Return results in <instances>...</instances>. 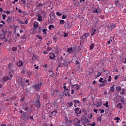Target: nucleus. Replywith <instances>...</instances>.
<instances>
[{
    "label": "nucleus",
    "instance_id": "nucleus-32",
    "mask_svg": "<svg viewBox=\"0 0 126 126\" xmlns=\"http://www.w3.org/2000/svg\"><path fill=\"white\" fill-rule=\"evenodd\" d=\"M126 89H122V92L120 93V94L121 95H124V94H125V91Z\"/></svg>",
    "mask_w": 126,
    "mask_h": 126
},
{
    "label": "nucleus",
    "instance_id": "nucleus-17",
    "mask_svg": "<svg viewBox=\"0 0 126 126\" xmlns=\"http://www.w3.org/2000/svg\"><path fill=\"white\" fill-rule=\"evenodd\" d=\"M56 58V55L54 53H52L50 56V60H54Z\"/></svg>",
    "mask_w": 126,
    "mask_h": 126
},
{
    "label": "nucleus",
    "instance_id": "nucleus-53",
    "mask_svg": "<svg viewBox=\"0 0 126 126\" xmlns=\"http://www.w3.org/2000/svg\"><path fill=\"white\" fill-rule=\"evenodd\" d=\"M105 85H106V84H105V83H102V84H99V86H100V87H103L105 86Z\"/></svg>",
    "mask_w": 126,
    "mask_h": 126
},
{
    "label": "nucleus",
    "instance_id": "nucleus-3",
    "mask_svg": "<svg viewBox=\"0 0 126 126\" xmlns=\"http://www.w3.org/2000/svg\"><path fill=\"white\" fill-rule=\"evenodd\" d=\"M90 35V33L89 32H86L84 34V35L80 37V39L82 42H84V41H86V40H87V38L88 37V36Z\"/></svg>",
    "mask_w": 126,
    "mask_h": 126
},
{
    "label": "nucleus",
    "instance_id": "nucleus-4",
    "mask_svg": "<svg viewBox=\"0 0 126 126\" xmlns=\"http://www.w3.org/2000/svg\"><path fill=\"white\" fill-rule=\"evenodd\" d=\"M41 86H42V83H40L39 84L36 85H33V88H34V89H35L36 91H38L40 88H41Z\"/></svg>",
    "mask_w": 126,
    "mask_h": 126
},
{
    "label": "nucleus",
    "instance_id": "nucleus-64",
    "mask_svg": "<svg viewBox=\"0 0 126 126\" xmlns=\"http://www.w3.org/2000/svg\"><path fill=\"white\" fill-rule=\"evenodd\" d=\"M63 56H61V57H60V61L61 62H63Z\"/></svg>",
    "mask_w": 126,
    "mask_h": 126
},
{
    "label": "nucleus",
    "instance_id": "nucleus-22",
    "mask_svg": "<svg viewBox=\"0 0 126 126\" xmlns=\"http://www.w3.org/2000/svg\"><path fill=\"white\" fill-rule=\"evenodd\" d=\"M95 46V43H92L90 46V50H93V48Z\"/></svg>",
    "mask_w": 126,
    "mask_h": 126
},
{
    "label": "nucleus",
    "instance_id": "nucleus-60",
    "mask_svg": "<svg viewBox=\"0 0 126 126\" xmlns=\"http://www.w3.org/2000/svg\"><path fill=\"white\" fill-rule=\"evenodd\" d=\"M36 37L38 38L39 40H43V38H42V37L40 36L39 35H36Z\"/></svg>",
    "mask_w": 126,
    "mask_h": 126
},
{
    "label": "nucleus",
    "instance_id": "nucleus-50",
    "mask_svg": "<svg viewBox=\"0 0 126 126\" xmlns=\"http://www.w3.org/2000/svg\"><path fill=\"white\" fill-rule=\"evenodd\" d=\"M63 36L64 37H67V36H68V33L64 32V34H63Z\"/></svg>",
    "mask_w": 126,
    "mask_h": 126
},
{
    "label": "nucleus",
    "instance_id": "nucleus-45",
    "mask_svg": "<svg viewBox=\"0 0 126 126\" xmlns=\"http://www.w3.org/2000/svg\"><path fill=\"white\" fill-rule=\"evenodd\" d=\"M73 106V102L72 101H70L69 103V107H72Z\"/></svg>",
    "mask_w": 126,
    "mask_h": 126
},
{
    "label": "nucleus",
    "instance_id": "nucleus-2",
    "mask_svg": "<svg viewBox=\"0 0 126 126\" xmlns=\"http://www.w3.org/2000/svg\"><path fill=\"white\" fill-rule=\"evenodd\" d=\"M12 77H13V75L10 72L8 75L2 78V80L4 82H6V81H7V80H11Z\"/></svg>",
    "mask_w": 126,
    "mask_h": 126
},
{
    "label": "nucleus",
    "instance_id": "nucleus-57",
    "mask_svg": "<svg viewBox=\"0 0 126 126\" xmlns=\"http://www.w3.org/2000/svg\"><path fill=\"white\" fill-rule=\"evenodd\" d=\"M60 23H61V24H63V25L64 24V20H61L60 21Z\"/></svg>",
    "mask_w": 126,
    "mask_h": 126
},
{
    "label": "nucleus",
    "instance_id": "nucleus-47",
    "mask_svg": "<svg viewBox=\"0 0 126 126\" xmlns=\"http://www.w3.org/2000/svg\"><path fill=\"white\" fill-rule=\"evenodd\" d=\"M26 72V69H23L22 71H21V73H23V74H24Z\"/></svg>",
    "mask_w": 126,
    "mask_h": 126
},
{
    "label": "nucleus",
    "instance_id": "nucleus-31",
    "mask_svg": "<svg viewBox=\"0 0 126 126\" xmlns=\"http://www.w3.org/2000/svg\"><path fill=\"white\" fill-rule=\"evenodd\" d=\"M92 117H93V115H92V113H90L88 115V118H89V119H92Z\"/></svg>",
    "mask_w": 126,
    "mask_h": 126
},
{
    "label": "nucleus",
    "instance_id": "nucleus-41",
    "mask_svg": "<svg viewBox=\"0 0 126 126\" xmlns=\"http://www.w3.org/2000/svg\"><path fill=\"white\" fill-rule=\"evenodd\" d=\"M56 115H57V114L54 113H53L52 115L51 114V115H50V118H53V117H57Z\"/></svg>",
    "mask_w": 126,
    "mask_h": 126
},
{
    "label": "nucleus",
    "instance_id": "nucleus-42",
    "mask_svg": "<svg viewBox=\"0 0 126 126\" xmlns=\"http://www.w3.org/2000/svg\"><path fill=\"white\" fill-rule=\"evenodd\" d=\"M108 104H109V102L108 101H106L105 103H103L104 106H105L106 108H108Z\"/></svg>",
    "mask_w": 126,
    "mask_h": 126
},
{
    "label": "nucleus",
    "instance_id": "nucleus-13",
    "mask_svg": "<svg viewBox=\"0 0 126 126\" xmlns=\"http://www.w3.org/2000/svg\"><path fill=\"white\" fill-rule=\"evenodd\" d=\"M17 65L20 67L22 66L23 65V61L21 60H19V61H18L17 62Z\"/></svg>",
    "mask_w": 126,
    "mask_h": 126
},
{
    "label": "nucleus",
    "instance_id": "nucleus-38",
    "mask_svg": "<svg viewBox=\"0 0 126 126\" xmlns=\"http://www.w3.org/2000/svg\"><path fill=\"white\" fill-rule=\"evenodd\" d=\"M47 31H48V30H47V29H44L42 30V32H43L44 34H47Z\"/></svg>",
    "mask_w": 126,
    "mask_h": 126
},
{
    "label": "nucleus",
    "instance_id": "nucleus-63",
    "mask_svg": "<svg viewBox=\"0 0 126 126\" xmlns=\"http://www.w3.org/2000/svg\"><path fill=\"white\" fill-rule=\"evenodd\" d=\"M18 21H20V23H21V24H25V23L24 22H22V21H21L20 19H18Z\"/></svg>",
    "mask_w": 126,
    "mask_h": 126
},
{
    "label": "nucleus",
    "instance_id": "nucleus-8",
    "mask_svg": "<svg viewBox=\"0 0 126 126\" xmlns=\"http://www.w3.org/2000/svg\"><path fill=\"white\" fill-rule=\"evenodd\" d=\"M75 51V48H68L67 49V53H69V54H71V53H74Z\"/></svg>",
    "mask_w": 126,
    "mask_h": 126
},
{
    "label": "nucleus",
    "instance_id": "nucleus-12",
    "mask_svg": "<svg viewBox=\"0 0 126 126\" xmlns=\"http://www.w3.org/2000/svg\"><path fill=\"white\" fill-rule=\"evenodd\" d=\"M91 31L92 32V33H91V36H94L95 34L97 33V30H96L95 29H92Z\"/></svg>",
    "mask_w": 126,
    "mask_h": 126
},
{
    "label": "nucleus",
    "instance_id": "nucleus-40",
    "mask_svg": "<svg viewBox=\"0 0 126 126\" xmlns=\"http://www.w3.org/2000/svg\"><path fill=\"white\" fill-rule=\"evenodd\" d=\"M64 93V95L65 96H66L67 95L68 96H70V94H69V92H66L65 93Z\"/></svg>",
    "mask_w": 126,
    "mask_h": 126
},
{
    "label": "nucleus",
    "instance_id": "nucleus-23",
    "mask_svg": "<svg viewBox=\"0 0 126 126\" xmlns=\"http://www.w3.org/2000/svg\"><path fill=\"white\" fill-rule=\"evenodd\" d=\"M110 91H111V92H115V85L110 87Z\"/></svg>",
    "mask_w": 126,
    "mask_h": 126
},
{
    "label": "nucleus",
    "instance_id": "nucleus-37",
    "mask_svg": "<svg viewBox=\"0 0 126 126\" xmlns=\"http://www.w3.org/2000/svg\"><path fill=\"white\" fill-rule=\"evenodd\" d=\"M54 25H50L49 26V30H52V28L54 29Z\"/></svg>",
    "mask_w": 126,
    "mask_h": 126
},
{
    "label": "nucleus",
    "instance_id": "nucleus-35",
    "mask_svg": "<svg viewBox=\"0 0 126 126\" xmlns=\"http://www.w3.org/2000/svg\"><path fill=\"white\" fill-rule=\"evenodd\" d=\"M84 122H85L86 123V124H88L90 122V120H89L88 119V118H86L85 120H84Z\"/></svg>",
    "mask_w": 126,
    "mask_h": 126
},
{
    "label": "nucleus",
    "instance_id": "nucleus-52",
    "mask_svg": "<svg viewBox=\"0 0 126 126\" xmlns=\"http://www.w3.org/2000/svg\"><path fill=\"white\" fill-rule=\"evenodd\" d=\"M2 19L4 20L5 19L6 17V15L5 14H2Z\"/></svg>",
    "mask_w": 126,
    "mask_h": 126
},
{
    "label": "nucleus",
    "instance_id": "nucleus-28",
    "mask_svg": "<svg viewBox=\"0 0 126 126\" xmlns=\"http://www.w3.org/2000/svg\"><path fill=\"white\" fill-rule=\"evenodd\" d=\"M100 12V10L98 9H96L94 11V13H99Z\"/></svg>",
    "mask_w": 126,
    "mask_h": 126
},
{
    "label": "nucleus",
    "instance_id": "nucleus-33",
    "mask_svg": "<svg viewBox=\"0 0 126 126\" xmlns=\"http://www.w3.org/2000/svg\"><path fill=\"white\" fill-rule=\"evenodd\" d=\"M93 73V69H90L89 72V74L90 75H91Z\"/></svg>",
    "mask_w": 126,
    "mask_h": 126
},
{
    "label": "nucleus",
    "instance_id": "nucleus-30",
    "mask_svg": "<svg viewBox=\"0 0 126 126\" xmlns=\"http://www.w3.org/2000/svg\"><path fill=\"white\" fill-rule=\"evenodd\" d=\"M114 120L115 121H116L117 123H119V121H120V120H121V119L120 118V117H116L114 118Z\"/></svg>",
    "mask_w": 126,
    "mask_h": 126
},
{
    "label": "nucleus",
    "instance_id": "nucleus-34",
    "mask_svg": "<svg viewBox=\"0 0 126 126\" xmlns=\"http://www.w3.org/2000/svg\"><path fill=\"white\" fill-rule=\"evenodd\" d=\"M73 101L75 104H79L80 103V101H79L78 100L74 99Z\"/></svg>",
    "mask_w": 126,
    "mask_h": 126
},
{
    "label": "nucleus",
    "instance_id": "nucleus-19",
    "mask_svg": "<svg viewBox=\"0 0 126 126\" xmlns=\"http://www.w3.org/2000/svg\"><path fill=\"white\" fill-rule=\"evenodd\" d=\"M37 16H38V19H37L38 21L41 22L42 21V20H43L42 16H41L40 14H38Z\"/></svg>",
    "mask_w": 126,
    "mask_h": 126
},
{
    "label": "nucleus",
    "instance_id": "nucleus-39",
    "mask_svg": "<svg viewBox=\"0 0 126 126\" xmlns=\"http://www.w3.org/2000/svg\"><path fill=\"white\" fill-rule=\"evenodd\" d=\"M101 73L100 72H98L97 75H96L95 77H96L97 78V77H99V76H101Z\"/></svg>",
    "mask_w": 126,
    "mask_h": 126
},
{
    "label": "nucleus",
    "instance_id": "nucleus-25",
    "mask_svg": "<svg viewBox=\"0 0 126 126\" xmlns=\"http://www.w3.org/2000/svg\"><path fill=\"white\" fill-rule=\"evenodd\" d=\"M63 88L64 89L63 90L64 93H65L66 92V91H67V90H68V88H66V86H64L63 87Z\"/></svg>",
    "mask_w": 126,
    "mask_h": 126
},
{
    "label": "nucleus",
    "instance_id": "nucleus-15",
    "mask_svg": "<svg viewBox=\"0 0 126 126\" xmlns=\"http://www.w3.org/2000/svg\"><path fill=\"white\" fill-rule=\"evenodd\" d=\"M49 77H54V75H55V73H54V72H53V71L52 70H50L49 71Z\"/></svg>",
    "mask_w": 126,
    "mask_h": 126
},
{
    "label": "nucleus",
    "instance_id": "nucleus-36",
    "mask_svg": "<svg viewBox=\"0 0 126 126\" xmlns=\"http://www.w3.org/2000/svg\"><path fill=\"white\" fill-rule=\"evenodd\" d=\"M48 98H49V96L47 94H44L43 95V98L46 99H48Z\"/></svg>",
    "mask_w": 126,
    "mask_h": 126
},
{
    "label": "nucleus",
    "instance_id": "nucleus-6",
    "mask_svg": "<svg viewBox=\"0 0 126 126\" xmlns=\"http://www.w3.org/2000/svg\"><path fill=\"white\" fill-rule=\"evenodd\" d=\"M70 63V62L67 61V59L64 60L63 63L62 64V67H65V66H68V64Z\"/></svg>",
    "mask_w": 126,
    "mask_h": 126
},
{
    "label": "nucleus",
    "instance_id": "nucleus-29",
    "mask_svg": "<svg viewBox=\"0 0 126 126\" xmlns=\"http://www.w3.org/2000/svg\"><path fill=\"white\" fill-rule=\"evenodd\" d=\"M121 100V102H122L123 103V104H125V98L124 97H122L120 98Z\"/></svg>",
    "mask_w": 126,
    "mask_h": 126
},
{
    "label": "nucleus",
    "instance_id": "nucleus-27",
    "mask_svg": "<svg viewBox=\"0 0 126 126\" xmlns=\"http://www.w3.org/2000/svg\"><path fill=\"white\" fill-rule=\"evenodd\" d=\"M117 108L118 109H122V104L121 103H119L117 105Z\"/></svg>",
    "mask_w": 126,
    "mask_h": 126
},
{
    "label": "nucleus",
    "instance_id": "nucleus-55",
    "mask_svg": "<svg viewBox=\"0 0 126 126\" xmlns=\"http://www.w3.org/2000/svg\"><path fill=\"white\" fill-rule=\"evenodd\" d=\"M54 113H55L56 114H58V111L57 110H55V111H52L51 112V115H53V114H54Z\"/></svg>",
    "mask_w": 126,
    "mask_h": 126
},
{
    "label": "nucleus",
    "instance_id": "nucleus-21",
    "mask_svg": "<svg viewBox=\"0 0 126 126\" xmlns=\"http://www.w3.org/2000/svg\"><path fill=\"white\" fill-rule=\"evenodd\" d=\"M96 104H97L96 105V107H100L101 106V105H102V102L101 101H96Z\"/></svg>",
    "mask_w": 126,
    "mask_h": 126
},
{
    "label": "nucleus",
    "instance_id": "nucleus-56",
    "mask_svg": "<svg viewBox=\"0 0 126 126\" xmlns=\"http://www.w3.org/2000/svg\"><path fill=\"white\" fill-rule=\"evenodd\" d=\"M40 6H43V4L40 3L36 6L37 7H40Z\"/></svg>",
    "mask_w": 126,
    "mask_h": 126
},
{
    "label": "nucleus",
    "instance_id": "nucleus-20",
    "mask_svg": "<svg viewBox=\"0 0 126 126\" xmlns=\"http://www.w3.org/2000/svg\"><path fill=\"white\" fill-rule=\"evenodd\" d=\"M32 60L33 62H34V61H38V57L33 54Z\"/></svg>",
    "mask_w": 126,
    "mask_h": 126
},
{
    "label": "nucleus",
    "instance_id": "nucleus-14",
    "mask_svg": "<svg viewBox=\"0 0 126 126\" xmlns=\"http://www.w3.org/2000/svg\"><path fill=\"white\" fill-rule=\"evenodd\" d=\"M33 31H35L36 28H38V22H34L33 24Z\"/></svg>",
    "mask_w": 126,
    "mask_h": 126
},
{
    "label": "nucleus",
    "instance_id": "nucleus-54",
    "mask_svg": "<svg viewBox=\"0 0 126 126\" xmlns=\"http://www.w3.org/2000/svg\"><path fill=\"white\" fill-rule=\"evenodd\" d=\"M120 2V0H117L116 1H115V4L116 5H117L118 3H119V2Z\"/></svg>",
    "mask_w": 126,
    "mask_h": 126
},
{
    "label": "nucleus",
    "instance_id": "nucleus-46",
    "mask_svg": "<svg viewBox=\"0 0 126 126\" xmlns=\"http://www.w3.org/2000/svg\"><path fill=\"white\" fill-rule=\"evenodd\" d=\"M89 126H96V123H95V122H94L93 124H89Z\"/></svg>",
    "mask_w": 126,
    "mask_h": 126
},
{
    "label": "nucleus",
    "instance_id": "nucleus-11",
    "mask_svg": "<svg viewBox=\"0 0 126 126\" xmlns=\"http://www.w3.org/2000/svg\"><path fill=\"white\" fill-rule=\"evenodd\" d=\"M22 118H24L25 121H28V120H29L30 118V116L26 114V113H24L23 115Z\"/></svg>",
    "mask_w": 126,
    "mask_h": 126
},
{
    "label": "nucleus",
    "instance_id": "nucleus-24",
    "mask_svg": "<svg viewBox=\"0 0 126 126\" xmlns=\"http://www.w3.org/2000/svg\"><path fill=\"white\" fill-rule=\"evenodd\" d=\"M74 111H75V113H76V114H77V115H78V112L79 111V108H78V107L75 108L74 109Z\"/></svg>",
    "mask_w": 126,
    "mask_h": 126
},
{
    "label": "nucleus",
    "instance_id": "nucleus-51",
    "mask_svg": "<svg viewBox=\"0 0 126 126\" xmlns=\"http://www.w3.org/2000/svg\"><path fill=\"white\" fill-rule=\"evenodd\" d=\"M42 32V29H41V28H38V33H41V32Z\"/></svg>",
    "mask_w": 126,
    "mask_h": 126
},
{
    "label": "nucleus",
    "instance_id": "nucleus-1",
    "mask_svg": "<svg viewBox=\"0 0 126 126\" xmlns=\"http://www.w3.org/2000/svg\"><path fill=\"white\" fill-rule=\"evenodd\" d=\"M17 83L19 85L23 86V87H25V85H26L25 84V81L24 80V79L21 78V77H19L18 78V80H17Z\"/></svg>",
    "mask_w": 126,
    "mask_h": 126
},
{
    "label": "nucleus",
    "instance_id": "nucleus-10",
    "mask_svg": "<svg viewBox=\"0 0 126 126\" xmlns=\"http://www.w3.org/2000/svg\"><path fill=\"white\" fill-rule=\"evenodd\" d=\"M51 20H56L57 18H56V15L54 13H51L49 15Z\"/></svg>",
    "mask_w": 126,
    "mask_h": 126
},
{
    "label": "nucleus",
    "instance_id": "nucleus-62",
    "mask_svg": "<svg viewBox=\"0 0 126 126\" xmlns=\"http://www.w3.org/2000/svg\"><path fill=\"white\" fill-rule=\"evenodd\" d=\"M29 120H31L32 121H34V118L33 116H30Z\"/></svg>",
    "mask_w": 126,
    "mask_h": 126
},
{
    "label": "nucleus",
    "instance_id": "nucleus-61",
    "mask_svg": "<svg viewBox=\"0 0 126 126\" xmlns=\"http://www.w3.org/2000/svg\"><path fill=\"white\" fill-rule=\"evenodd\" d=\"M111 80H112V76H109V79H108V82H111Z\"/></svg>",
    "mask_w": 126,
    "mask_h": 126
},
{
    "label": "nucleus",
    "instance_id": "nucleus-43",
    "mask_svg": "<svg viewBox=\"0 0 126 126\" xmlns=\"http://www.w3.org/2000/svg\"><path fill=\"white\" fill-rule=\"evenodd\" d=\"M12 50L13 52H16V51H17V48L14 47L12 48Z\"/></svg>",
    "mask_w": 126,
    "mask_h": 126
},
{
    "label": "nucleus",
    "instance_id": "nucleus-9",
    "mask_svg": "<svg viewBox=\"0 0 126 126\" xmlns=\"http://www.w3.org/2000/svg\"><path fill=\"white\" fill-rule=\"evenodd\" d=\"M116 27V24H113V23H110L108 26H107V28L108 29H114Z\"/></svg>",
    "mask_w": 126,
    "mask_h": 126
},
{
    "label": "nucleus",
    "instance_id": "nucleus-26",
    "mask_svg": "<svg viewBox=\"0 0 126 126\" xmlns=\"http://www.w3.org/2000/svg\"><path fill=\"white\" fill-rule=\"evenodd\" d=\"M116 89L117 91H121L122 88H121V86H117L116 87Z\"/></svg>",
    "mask_w": 126,
    "mask_h": 126
},
{
    "label": "nucleus",
    "instance_id": "nucleus-49",
    "mask_svg": "<svg viewBox=\"0 0 126 126\" xmlns=\"http://www.w3.org/2000/svg\"><path fill=\"white\" fill-rule=\"evenodd\" d=\"M103 83H104L105 84V85H107V84H108V81H107V80H104L103 81H102Z\"/></svg>",
    "mask_w": 126,
    "mask_h": 126
},
{
    "label": "nucleus",
    "instance_id": "nucleus-16",
    "mask_svg": "<svg viewBox=\"0 0 126 126\" xmlns=\"http://www.w3.org/2000/svg\"><path fill=\"white\" fill-rule=\"evenodd\" d=\"M66 126H71V122L69 120H66L65 123Z\"/></svg>",
    "mask_w": 126,
    "mask_h": 126
},
{
    "label": "nucleus",
    "instance_id": "nucleus-48",
    "mask_svg": "<svg viewBox=\"0 0 126 126\" xmlns=\"http://www.w3.org/2000/svg\"><path fill=\"white\" fill-rule=\"evenodd\" d=\"M56 14L58 16H62V15H63L62 14H61L59 12H57Z\"/></svg>",
    "mask_w": 126,
    "mask_h": 126
},
{
    "label": "nucleus",
    "instance_id": "nucleus-44",
    "mask_svg": "<svg viewBox=\"0 0 126 126\" xmlns=\"http://www.w3.org/2000/svg\"><path fill=\"white\" fill-rule=\"evenodd\" d=\"M99 111L100 112L101 114H103V113H105V110L104 109H99Z\"/></svg>",
    "mask_w": 126,
    "mask_h": 126
},
{
    "label": "nucleus",
    "instance_id": "nucleus-58",
    "mask_svg": "<svg viewBox=\"0 0 126 126\" xmlns=\"http://www.w3.org/2000/svg\"><path fill=\"white\" fill-rule=\"evenodd\" d=\"M11 33H12V32L9 31L6 32H5V34H11Z\"/></svg>",
    "mask_w": 126,
    "mask_h": 126
},
{
    "label": "nucleus",
    "instance_id": "nucleus-5",
    "mask_svg": "<svg viewBox=\"0 0 126 126\" xmlns=\"http://www.w3.org/2000/svg\"><path fill=\"white\" fill-rule=\"evenodd\" d=\"M34 106L36 108H40V107H41V102H40V100L36 99L34 103Z\"/></svg>",
    "mask_w": 126,
    "mask_h": 126
},
{
    "label": "nucleus",
    "instance_id": "nucleus-7",
    "mask_svg": "<svg viewBox=\"0 0 126 126\" xmlns=\"http://www.w3.org/2000/svg\"><path fill=\"white\" fill-rule=\"evenodd\" d=\"M71 88L72 89H74V90H76V91H78V90L80 89V87H79V85L78 84L72 85Z\"/></svg>",
    "mask_w": 126,
    "mask_h": 126
},
{
    "label": "nucleus",
    "instance_id": "nucleus-18",
    "mask_svg": "<svg viewBox=\"0 0 126 126\" xmlns=\"http://www.w3.org/2000/svg\"><path fill=\"white\" fill-rule=\"evenodd\" d=\"M11 20H12V17H8L6 22L9 24L11 22Z\"/></svg>",
    "mask_w": 126,
    "mask_h": 126
},
{
    "label": "nucleus",
    "instance_id": "nucleus-59",
    "mask_svg": "<svg viewBox=\"0 0 126 126\" xmlns=\"http://www.w3.org/2000/svg\"><path fill=\"white\" fill-rule=\"evenodd\" d=\"M98 81L100 82V83H102V82H103V78H100V79Z\"/></svg>",
    "mask_w": 126,
    "mask_h": 126
}]
</instances>
